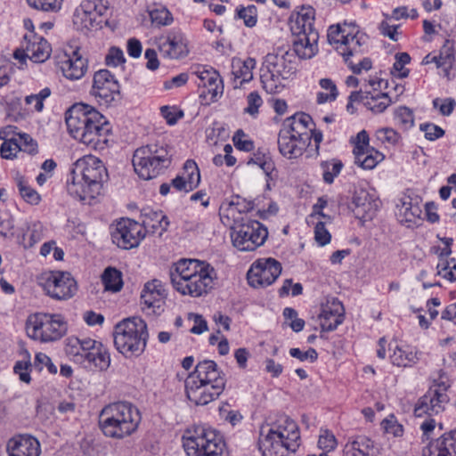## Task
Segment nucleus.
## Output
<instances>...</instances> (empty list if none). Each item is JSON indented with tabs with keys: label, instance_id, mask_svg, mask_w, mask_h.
<instances>
[{
	"label": "nucleus",
	"instance_id": "obj_1",
	"mask_svg": "<svg viewBox=\"0 0 456 456\" xmlns=\"http://www.w3.org/2000/svg\"><path fill=\"white\" fill-rule=\"evenodd\" d=\"M65 121L70 135L82 143L94 150H102L107 144L110 124L94 108L75 104L66 111Z\"/></svg>",
	"mask_w": 456,
	"mask_h": 456
},
{
	"label": "nucleus",
	"instance_id": "obj_2",
	"mask_svg": "<svg viewBox=\"0 0 456 456\" xmlns=\"http://www.w3.org/2000/svg\"><path fill=\"white\" fill-rule=\"evenodd\" d=\"M107 177V169L101 159L92 155L85 156L77 159L70 169L67 180L68 192L84 203L92 204L101 194Z\"/></svg>",
	"mask_w": 456,
	"mask_h": 456
},
{
	"label": "nucleus",
	"instance_id": "obj_3",
	"mask_svg": "<svg viewBox=\"0 0 456 456\" xmlns=\"http://www.w3.org/2000/svg\"><path fill=\"white\" fill-rule=\"evenodd\" d=\"M173 288L183 296L199 297L214 287L215 270L208 264L196 259H180L170 269Z\"/></svg>",
	"mask_w": 456,
	"mask_h": 456
},
{
	"label": "nucleus",
	"instance_id": "obj_4",
	"mask_svg": "<svg viewBox=\"0 0 456 456\" xmlns=\"http://www.w3.org/2000/svg\"><path fill=\"white\" fill-rule=\"evenodd\" d=\"M225 383L224 373L214 361H201L185 379L187 398L196 405H206L219 397Z\"/></svg>",
	"mask_w": 456,
	"mask_h": 456
},
{
	"label": "nucleus",
	"instance_id": "obj_5",
	"mask_svg": "<svg viewBox=\"0 0 456 456\" xmlns=\"http://www.w3.org/2000/svg\"><path fill=\"white\" fill-rule=\"evenodd\" d=\"M141 420V412L135 405L120 401L102 409L99 428L105 436L120 440L133 435L138 429Z\"/></svg>",
	"mask_w": 456,
	"mask_h": 456
},
{
	"label": "nucleus",
	"instance_id": "obj_6",
	"mask_svg": "<svg viewBox=\"0 0 456 456\" xmlns=\"http://www.w3.org/2000/svg\"><path fill=\"white\" fill-rule=\"evenodd\" d=\"M297 70L296 56L284 49H278L265 57L261 69V83L268 94H277L283 86L282 80L289 79Z\"/></svg>",
	"mask_w": 456,
	"mask_h": 456
},
{
	"label": "nucleus",
	"instance_id": "obj_7",
	"mask_svg": "<svg viewBox=\"0 0 456 456\" xmlns=\"http://www.w3.org/2000/svg\"><path fill=\"white\" fill-rule=\"evenodd\" d=\"M117 350L126 357L141 355L149 333L146 322L140 317L127 318L116 324L113 332Z\"/></svg>",
	"mask_w": 456,
	"mask_h": 456
},
{
	"label": "nucleus",
	"instance_id": "obj_8",
	"mask_svg": "<svg viewBox=\"0 0 456 456\" xmlns=\"http://www.w3.org/2000/svg\"><path fill=\"white\" fill-rule=\"evenodd\" d=\"M172 153L167 144L153 143L138 148L133 156L136 174L144 180H151L169 167Z\"/></svg>",
	"mask_w": 456,
	"mask_h": 456
},
{
	"label": "nucleus",
	"instance_id": "obj_9",
	"mask_svg": "<svg viewBox=\"0 0 456 456\" xmlns=\"http://www.w3.org/2000/svg\"><path fill=\"white\" fill-rule=\"evenodd\" d=\"M182 441L188 456H222L225 448L223 436L206 426L186 429Z\"/></svg>",
	"mask_w": 456,
	"mask_h": 456
},
{
	"label": "nucleus",
	"instance_id": "obj_10",
	"mask_svg": "<svg viewBox=\"0 0 456 456\" xmlns=\"http://www.w3.org/2000/svg\"><path fill=\"white\" fill-rule=\"evenodd\" d=\"M65 351L74 362L86 368L106 370L110 364V354L102 343L90 338H69Z\"/></svg>",
	"mask_w": 456,
	"mask_h": 456
},
{
	"label": "nucleus",
	"instance_id": "obj_11",
	"mask_svg": "<svg viewBox=\"0 0 456 456\" xmlns=\"http://www.w3.org/2000/svg\"><path fill=\"white\" fill-rule=\"evenodd\" d=\"M26 330L29 338L46 343L62 338L67 323L61 314L37 313L28 318Z\"/></svg>",
	"mask_w": 456,
	"mask_h": 456
},
{
	"label": "nucleus",
	"instance_id": "obj_12",
	"mask_svg": "<svg viewBox=\"0 0 456 456\" xmlns=\"http://www.w3.org/2000/svg\"><path fill=\"white\" fill-rule=\"evenodd\" d=\"M268 237L267 229L258 221L247 219L231 231L234 248L240 251H254L262 246Z\"/></svg>",
	"mask_w": 456,
	"mask_h": 456
},
{
	"label": "nucleus",
	"instance_id": "obj_13",
	"mask_svg": "<svg viewBox=\"0 0 456 456\" xmlns=\"http://www.w3.org/2000/svg\"><path fill=\"white\" fill-rule=\"evenodd\" d=\"M448 387L449 386L443 381L433 384L416 403L415 416L419 418L425 415L431 417L444 411L450 400L447 395Z\"/></svg>",
	"mask_w": 456,
	"mask_h": 456
},
{
	"label": "nucleus",
	"instance_id": "obj_14",
	"mask_svg": "<svg viewBox=\"0 0 456 456\" xmlns=\"http://www.w3.org/2000/svg\"><path fill=\"white\" fill-rule=\"evenodd\" d=\"M40 284L48 296L57 300L69 299L77 291L76 281L68 272L54 271L45 273Z\"/></svg>",
	"mask_w": 456,
	"mask_h": 456
},
{
	"label": "nucleus",
	"instance_id": "obj_15",
	"mask_svg": "<svg viewBox=\"0 0 456 456\" xmlns=\"http://www.w3.org/2000/svg\"><path fill=\"white\" fill-rule=\"evenodd\" d=\"M281 273V265L276 259L261 258L253 263L247 277L251 287H266L273 284Z\"/></svg>",
	"mask_w": 456,
	"mask_h": 456
},
{
	"label": "nucleus",
	"instance_id": "obj_16",
	"mask_svg": "<svg viewBox=\"0 0 456 456\" xmlns=\"http://www.w3.org/2000/svg\"><path fill=\"white\" fill-rule=\"evenodd\" d=\"M119 84L108 69L94 73L91 94L98 98L101 104L109 105L120 99Z\"/></svg>",
	"mask_w": 456,
	"mask_h": 456
},
{
	"label": "nucleus",
	"instance_id": "obj_17",
	"mask_svg": "<svg viewBox=\"0 0 456 456\" xmlns=\"http://www.w3.org/2000/svg\"><path fill=\"white\" fill-rule=\"evenodd\" d=\"M112 241L118 248L131 249L139 246L145 237L144 228L132 219H121L111 233Z\"/></svg>",
	"mask_w": 456,
	"mask_h": 456
},
{
	"label": "nucleus",
	"instance_id": "obj_18",
	"mask_svg": "<svg viewBox=\"0 0 456 456\" xmlns=\"http://www.w3.org/2000/svg\"><path fill=\"white\" fill-rule=\"evenodd\" d=\"M159 51L162 57L176 60L185 57L188 53V41L179 29L169 30L156 39Z\"/></svg>",
	"mask_w": 456,
	"mask_h": 456
},
{
	"label": "nucleus",
	"instance_id": "obj_19",
	"mask_svg": "<svg viewBox=\"0 0 456 456\" xmlns=\"http://www.w3.org/2000/svg\"><path fill=\"white\" fill-rule=\"evenodd\" d=\"M369 135L365 130L358 133L354 147V163L363 169H372L384 159V155L369 146Z\"/></svg>",
	"mask_w": 456,
	"mask_h": 456
},
{
	"label": "nucleus",
	"instance_id": "obj_20",
	"mask_svg": "<svg viewBox=\"0 0 456 456\" xmlns=\"http://www.w3.org/2000/svg\"><path fill=\"white\" fill-rule=\"evenodd\" d=\"M345 308L343 304L336 297H327L321 305L318 315L322 331H332L344 321Z\"/></svg>",
	"mask_w": 456,
	"mask_h": 456
},
{
	"label": "nucleus",
	"instance_id": "obj_21",
	"mask_svg": "<svg viewBox=\"0 0 456 456\" xmlns=\"http://www.w3.org/2000/svg\"><path fill=\"white\" fill-rule=\"evenodd\" d=\"M166 290L159 280H152L145 283L141 294V304L142 310L148 314H159L163 312Z\"/></svg>",
	"mask_w": 456,
	"mask_h": 456
},
{
	"label": "nucleus",
	"instance_id": "obj_22",
	"mask_svg": "<svg viewBox=\"0 0 456 456\" xmlns=\"http://www.w3.org/2000/svg\"><path fill=\"white\" fill-rule=\"evenodd\" d=\"M199 78L198 86L202 87L200 96L211 95V101H216L224 93L223 80L219 73L213 68L197 67L191 73Z\"/></svg>",
	"mask_w": 456,
	"mask_h": 456
},
{
	"label": "nucleus",
	"instance_id": "obj_23",
	"mask_svg": "<svg viewBox=\"0 0 456 456\" xmlns=\"http://www.w3.org/2000/svg\"><path fill=\"white\" fill-rule=\"evenodd\" d=\"M6 451L9 456H39V441L29 435H18L8 440Z\"/></svg>",
	"mask_w": 456,
	"mask_h": 456
},
{
	"label": "nucleus",
	"instance_id": "obj_24",
	"mask_svg": "<svg viewBox=\"0 0 456 456\" xmlns=\"http://www.w3.org/2000/svg\"><path fill=\"white\" fill-rule=\"evenodd\" d=\"M277 438L289 444V448L296 452L300 445V432L297 424L288 416L281 417L277 425L268 430Z\"/></svg>",
	"mask_w": 456,
	"mask_h": 456
},
{
	"label": "nucleus",
	"instance_id": "obj_25",
	"mask_svg": "<svg viewBox=\"0 0 456 456\" xmlns=\"http://www.w3.org/2000/svg\"><path fill=\"white\" fill-rule=\"evenodd\" d=\"M60 68L63 76L69 80L82 78L87 71L88 61L79 50H74L70 55H66L65 60L60 62Z\"/></svg>",
	"mask_w": 456,
	"mask_h": 456
},
{
	"label": "nucleus",
	"instance_id": "obj_26",
	"mask_svg": "<svg viewBox=\"0 0 456 456\" xmlns=\"http://www.w3.org/2000/svg\"><path fill=\"white\" fill-rule=\"evenodd\" d=\"M312 123L310 115L300 112L286 118L283 121L281 130H287L289 134L295 135L300 142L304 141L305 144L309 145L311 141L308 126Z\"/></svg>",
	"mask_w": 456,
	"mask_h": 456
},
{
	"label": "nucleus",
	"instance_id": "obj_27",
	"mask_svg": "<svg viewBox=\"0 0 456 456\" xmlns=\"http://www.w3.org/2000/svg\"><path fill=\"white\" fill-rule=\"evenodd\" d=\"M423 456H456V428L430 442L422 450Z\"/></svg>",
	"mask_w": 456,
	"mask_h": 456
},
{
	"label": "nucleus",
	"instance_id": "obj_28",
	"mask_svg": "<svg viewBox=\"0 0 456 456\" xmlns=\"http://www.w3.org/2000/svg\"><path fill=\"white\" fill-rule=\"evenodd\" d=\"M293 35L296 37L293 41L295 56L297 55L300 59H311L317 53L318 32H299L293 33Z\"/></svg>",
	"mask_w": 456,
	"mask_h": 456
},
{
	"label": "nucleus",
	"instance_id": "obj_29",
	"mask_svg": "<svg viewBox=\"0 0 456 456\" xmlns=\"http://www.w3.org/2000/svg\"><path fill=\"white\" fill-rule=\"evenodd\" d=\"M374 442L365 436H352L343 449V456H377Z\"/></svg>",
	"mask_w": 456,
	"mask_h": 456
},
{
	"label": "nucleus",
	"instance_id": "obj_30",
	"mask_svg": "<svg viewBox=\"0 0 456 456\" xmlns=\"http://www.w3.org/2000/svg\"><path fill=\"white\" fill-rule=\"evenodd\" d=\"M353 204L355 207L356 215L370 219L372 218L379 208V201L375 198V195L364 189L354 191Z\"/></svg>",
	"mask_w": 456,
	"mask_h": 456
},
{
	"label": "nucleus",
	"instance_id": "obj_31",
	"mask_svg": "<svg viewBox=\"0 0 456 456\" xmlns=\"http://www.w3.org/2000/svg\"><path fill=\"white\" fill-rule=\"evenodd\" d=\"M308 145L305 142H300L295 135L289 134L287 130H281L278 138V147L281 154L289 159H297L303 155Z\"/></svg>",
	"mask_w": 456,
	"mask_h": 456
},
{
	"label": "nucleus",
	"instance_id": "obj_32",
	"mask_svg": "<svg viewBox=\"0 0 456 456\" xmlns=\"http://www.w3.org/2000/svg\"><path fill=\"white\" fill-rule=\"evenodd\" d=\"M259 449L263 456H289L293 452L289 444L269 432L260 440Z\"/></svg>",
	"mask_w": 456,
	"mask_h": 456
},
{
	"label": "nucleus",
	"instance_id": "obj_33",
	"mask_svg": "<svg viewBox=\"0 0 456 456\" xmlns=\"http://www.w3.org/2000/svg\"><path fill=\"white\" fill-rule=\"evenodd\" d=\"M142 217V224H141L144 228V232L147 231L152 233H158L159 236H161L167 230L169 225L167 217L161 211H147L144 209Z\"/></svg>",
	"mask_w": 456,
	"mask_h": 456
},
{
	"label": "nucleus",
	"instance_id": "obj_34",
	"mask_svg": "<svg viewBox=\"0 0 456 456\" xmlns=\"http://www.w3.org/2000/svg\"><path fill=\"white\" fill-rule=\"evenodd\" d=\"M396 208L395 215L401 224L415 223V220L419 218L421 215L419 206L413 204L411 198L409 196L402 198L396 205Z\"/></svg>",
	"mask_w": 456,
	"mask_h": 456
},
{
	"label": "nucleus",
	"instance_id": "obj_35",
	"mask_svg": "<svg viewBox=\"0 0 456 456\" xmlns=\"http://www.w3.org/2000/svg\"><path fill=\"white\" fill-rule=\"evenodd\" d=\"M356 28L353 25L345 23L343 26L331 25L330 26L327 33L328 42L334 45L336 50L339 53L348 40V37L353 34Z\"/></svg>",
	"mask_w": 456,
	"mask_h": 456
},
{
	"label": "nucleus",
	"instance_id": "obj_36",
	"mask_svg": "<svg viewBox=\"0 0 456 456\" xmlns=\"http://www.w3.org/2000/svg\"><path fill=\"white\" fill-rule=\"evenodd\" d=\"M362 103L373 113H382L392 103L387 94L380 92H371L366 88L363 90Z\"/></svg>",
	"mask_w": 456,
	"mask_h": 456
},
{
	"label": "nucleus",
	"instance_id": "obj_37",
	"mask_svg": "<svg viewBox=\"0 0 456 456\" xmlns=\"http://www.w3.org/2000/svg\"><path fill=\"white\" fill-rule=\"evenodd\" d=\"M314 10L312 7L302 8L295 19L291 21L290 29L292 33L299 32H318L314 28Z\"/></svg>",
	"mask_w": 456,
	"mask_h": 456
},
{
	"label": "nucleus",
	"instance_id": "obj_38",
	"mask_svg": "<svg viewBox=\"0 0 456 456\" xmlns=\"http://www.w3.org/2000/svg\"><path fill=\"white\" fill-rule=\"evenodd\" d=\"M365 35L360 33L358 30H354L353 34L348 37V40L345 44L343 49L339 51L344 58V61L350 60V57L362 54L363 53V45L366 43Z\"/></svg>",
	"mask_w": 456,
	"mask_h": 456
},
{
	"label": "nucleus",
	"instance_id": "obj_39",
	"mask_svg": "<svg viewBox=\"0 0 456 456\" xmlns=\"http://www.w3.org/2000/svg\"><path fill=\"white\" fill-rule=\"evenodd\" d=\"M219 216L224 225L230 227L231 231L247 220L246 217L240 216V210H238L232 201L223 203L220 206Z\"/></svg>",
	"mask_w": 456,
	"mask_h": 456
},
{
	"label": "nucleus",
	"instance_id": "obj_40",
	"mask_svg": "<svg viewBox=\"0 0 456 456\" xmlns=\"http://www.w3.org/2000/svg\"><path fill=\"white\" fill-rule=\"evenodd\" d=\"M27 51L28 52V59L36 63L45 61L51 54L50 45L43 37H38L34 42L28 43Z\"/></svg>",
	"mask_w": 456,
	"mask_h": 456
},
{
	"label": "nucleus",
	"instance_id": "obj_41",
	"mask_svg": "<svg viewBox=\"0 0 456 456\" xmlns=\"http://www.w3.org/2000/svg\"><path fill=\"white\" fill-rule=\"evenodd\" d=\"M13 126H8L0 130V138L4 140L1 145L0 153L1 157L5 159H12L16 158L17 153L20 151L16 137L5 138L6 134L13 133Z\"/></svg>",
	"mask_w": 456,
	"mask_h": 456
},
{
	"label": "nucleus",
	"instance_id": "obj_42",
	"mask_svg": "<svg viewBox=\"0 0 456 456\" xmlns=\"http://www.w3.org/2000/svg\"><path fill=\"white\" fill-rule=\"evenodd\" d=\"M14 182L18 187L20 197L28 204L37 205L41 201V196L33 189L28 181L20 174L16 173Z\"/></svg>",
	"mask_w": 456,
	"mask_h": 456
},
{
	"label": "nucleus",
	"instance_id": "obj_43",
	"mask_svg": "<svg viewBox=\"0 0 456 456\" xmlns=\"http://www.w3.org/2000/svg\"><path fill=\"white\" fill-rule=\"evenodd\" d=\"M390 349L393 350V354L390 355L391 362L394 365L398 367H409L415 364L419 358L417 353L412 351H405L395 345L393 348L390 346Z\"/></svg>",
	"mask_w": 456,
	"mask_h": 456
},
{
	"label": "nucleus",
	"instance_id": "obj_44",
	"mask_svg": "<svg viewBox=\"0 0 456 456\" xmlns=\"http://www.w3.org/2000/svg\"><path fill=\"white\" fill-rule=\"evenodd\" d=\"M102 281L106 290L118 292L123 287L122 273L114 267L110 266L104 270Z\"/></svg>",
	"mask_w": 456,
	"mask_h": 456
},
{
	"label": "nucleus",
	"instance_id": "obj_45",
	"mask_svg": "<svg viewBox=\"0 0 456 456\" xmlns=\"http://www.w3.org/2000/svg\"><path fill=\"white\" fill-rule=\"evenodd\" d=\"M188 184L195 189L200 182V174L196 162L192 159L185 161L183 171L179 175Z\"/></svg>",
	"mask_w": 456,
	"mask_h": 456
},
{
	"label": "nucleus",
	"instance_id": "obj_46",
	"mask_svg": "<svg viewBox=\"0 0 456 456\" xmlns=\"http://www.w3.org/2000/svg\"><path fill=\"white\" fill-rule=\"evenodd\" d=\"M92 3L86 2L80 5L75 11L74 13V23L77 24L79 21L81 22L83 28H89L93 27L94 18L93 17L94 13L91 11Z\"/></svg>",
	"mask_w": 456,
	"mask_h": 456
},
{
	"label": "nucleus",
	"instance_id": "obj_47",
	"mask_svg": "<svg viewBox=\"0 0 456 456\" xmlns=\"http://www.w3.org/2000/svg\"><path fill=\"white\" fill-rule=\"evenodd\" d=\"M51 95V90L45 87L37 94L27 95L24 99L25 104L30 106L31 110L41 112L44 110V102Z\"/></svg>",
	"mask_w": 456,
	"mask_h": 456
},
{
	"label": "nucleus",
	"instance_id": "obj_48",
	"mask_svg": "<svg viewBox=\"0 0 456 456\" xmlns=\"http://www.w3.org/2000/svg\"><path fill=\"white\" fill-rule=\"evenodd\" d=\"M437 273L444 278L453 281H456V260L452 258L450 260L441 258L437 264Z\"/></svg>",
	"mask_w": 456,
	"mask_h": 456
},
{
	"label": "nucleus",
	"instance_id": "obj_49",
	"mask_svg": "<svg viewBox=\"0 0 456 456\" xmlns=\"http://www.w3.org/2000/svg\"><path fill=\"white\" fill-rule=\"evenodd\" d=\"M395 118L405 130L410 129L414 125L413 112L405 106H401L395 110Z\"/></svg>",
	"mask_w": 456,
	"mask_h": 456
},
{
	"label": "nucleus",
	"instance_id": "obj_50",
	"mask_svg": "<svg viewBox=\"0 0 456 456\" xmlns=\"http://www.w3.org/2000/svg\"><path fill=\"white\" fill-rule=\"evenodd\" d=\"M337 445L338 441L334 434L328 429H321L318 439L319 449L330 452L334 451Z\"/></svg>",
	"mask_w": 456,
	"mask_h": 456
},
{
	"label": "nucleus",
	"instance_id": "obj_51",
	"mask_svg": "<svg viewBox=\"0 0 456 456\" xmlns=\"http://www.w3.org/2000/svg\"><path fill=\"white\" fill-rule=\"evenodd\" d=\"M29 6L44 12H56L61 7L62 0H27Z\"/></svg>",
	"mask_w": 456,
	"mask_h": 456
},
{
	"label": "nucleus",
	"instance_id": "obj_52",
	"mask_svg": "<svg viewBox=\"0 0 456 456\" xmlns=\"http://www.w3.org/2000/svg\"><path fill=\"white\" fill-rule=\"evenodd\" d=\"M376 136L382 143L395 145L399 142L401 135L395 130L390 127H384L377 130Z\"/></svg>",
	"mask_w": 456,
	"mask_h": 456
},
{
	"label": "nucleus",
	"instance_id": "obj_53",
	"mask_svg": "<svg viewBox=\"0 0 456 456\" xmlns=\"http://www.w3.org/2000/svg\"><path fill=\"white\" fill-rule=\"evenodd\" d=\"M150 16L151 22L157 26H167L173 22L171 12L165 8L151 11Z\"/></svg>",
	"mask_w": 456,
	"mask_h": 456
},
{
	"label": "nucleus",
	"instance_id": "obj_54",
	"mask_svg": "<svg viewBox=\"0 0 456 456\" xmlns=\"http://www.w3.org/2000/svg\"><path fill=\"white\" fill-rule=\"evenodd\" d=\"M239 18L244 20V24L252 28L256 24L257 21V9L255 5H248L246 8L238 10Z\"/></svg>",
	"mask_w": 456,
	"mask_h": 456
},
{
	"label": "nucleus",
	"instance_id": "obj_55",
	"mask_svg": "<svg viewBox=\"0 0 456 456\" xmlns=\"http://www.w3.org/2000/svg\"><path fill=\"white\" fill-rule=\"evenodd\" d=\"M322 169H323V180L327 183H332L334 181V178L340 173L342 169V163L341 162H334L331 164H329L328 162L322 164Z\"/></svg>",
	"mask_w": 456,
	"mask_h": 456
},
{
	"label": "nucleus",
	"instance_id": "obj_56",
	"mask_svg": "<svg viewBox=\"0 0 456 456\" xmlns=\"http://www.w3.org/2000/svg\"><path fill=\"white\" fill-rule=\"evenodd\" d=\"M248 106L244 111L252 117H256L258 113V109L263 104V100L256 91L251 92L247 96Z\"/></svg>",
	"mask_w": 456,
	"mask_h": 456
},
{
	"label": "nucleus",
	"instance_id": "obj_57",
	"mask_svg": "<svg viewBox=\"0 0 456 456\" xmlns=\"http://www.w3.org/2000/svg\"><path fill=\"white\" fill-rule=\"evenodd\" d=\"M433 106L438 109L443 116H450L456 106V102L452 98H436L433 100Z\"/></svg>",
	"mask_w": 456,
	"mask_h": 456
},
{
	"label": "nucleus",
	"instance_id": "obj_58",
	"mask_svg": "<svg viewBox=\"0 0 456 456\" xmlns=\"http://www.w3.org/2000/svg\"><path fill=\"white\" fill-rule=\"evenodd\" d=\"M314 239L320 246L330 243L331 235L325 227L323 221L318 220L314 226Z\"/></svg>",
	"mask_w": 456,
	"mask_h": 456
},
{
	"label": "nucleus",
	"instance_id": "obj_59",
	"mask_svg": "<svg viewBox=\"0 0 456 456\" xmlns=\"http://www.w3.org/2000/svg\"><path fill=\"white\" fill-rule=\"evenodd\" d=\"M16 139L20 151H27L29 154H35L37 152V144L30 135L27 134H20Z\"/></svg>",
	"mask_w": 456,
	"mask_h": 456
},
{
	"label": "nucleus",
	"instance_id": "obj_60",
	"mask_svg": "<svg viewBox=\"0 0 456 456\" xmlns=\"http://www.w3.org/2000/svg\"><path fill=\"white\" fill-rule=\"evenodd\" d=\"M419 128L424 132L425 138L429 141H435L444 134L443 128L432 123L421 124Z\"/></svg>",
	"mask_w": 456,
	"mask_h": 456
},
{
	"label": "nucleus",
	"instance_id": "obj_61",
	"mask_svg": "<svg viewBox=\"0 0 456 456\" xmlns=\"http://www.w3.org/2000/svg\"><path fill=\"white\" fill-rule=\"evenodd\" d=\"M126 61L123 51L118 47H110L105 57V62L108 66L117 67Z\"/></svg>",
	"mask_w": 456,
	"mask_h": 456
},
{
	"label": "nucleus",
	"instance_id": "obj_62",
	"mask_svg": "<svg viewBox=\"0 0 456 456\" xmlns=\"http://www.w3.org/2000/svg\"><path fill=\"white\" fill-rule=\"evenodd\" d=\"M160 113L168 125H175L179 118H183V113L175 107L162 106Z\"/></svg>",
	"mask_w": 456,
	"mask_h": 456
},
{
	"label": "nucleus",
	"instance_id": "obj_63",
	"mask_svg": "<svg viewBox=\"0 0 456 456\" xmlns=\"http://www.w3.org/2000/svg\"><path fill=\"white\" fill-rule=\"evenodd\" d=\"M34 364L39 370L44 367H46L50 373H57V367L53 363L51 358L44 353H38L36 354Z\"/></svg>",
	"mask_w": 456,
	"mask_h": 456
},
{
	"label": "nucleus",
	"instance_id": "obj_64",
	"mask_svg": "<svg viewBox=\"0 0 456 456\" xmlns=\"http://www.w3.org/2000/svg\"><path fill=\"white\" fill-rule=\"evenodd\" d=\"M438 68H444V70L448 73L454 60L452 50L450 47H444L438 55Z\"/></svg>",
	"mask_w": 456,
	"mask_h": 456
}]
</instances>
